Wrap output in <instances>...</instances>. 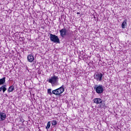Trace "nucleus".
I'll list each match as a JSON object with an SVG mask.
<instances>
[{"label": "nucleus", "mask_w": 131, "mask_h": 131, "mask_svg": "<svg viewBox=\"0 0 131 131\" xmlns=\"http://www.w3.org/2000/svg\"><path fill=\"white\" fill-rule=\"evenodd\" d=\"M64 88H63V85L58 89L52 91V94L53 95H56V96H59L61 97V95L64 93Z\"/></svg>", "instance_id": "obj_1"}, {"label": "nucleus", "mask_w": 131, "mask_h": 131, "mask_svg": "<svg viewBox=\"0 0 131 131\" xmlns=\"http://www.w3.org/2000/svg\"><path fill=\"white\" fill-rule=\"evenodd\" d=\"M50 40L53 41V42H54L55 43H60V39H59L58 36L50 33Z\"/></svg>", "instance_id": "obj_2"}, {"label": "nucleus", "mask_w": 131, "mask_h": 131, "mask_svg": "<svg viewBox=\"0 0 131 131\" xmlns=\"http://www.w3.org/2000/svg\"><path fill=\"white\" fill-rule=\"evenodd\" d=\"M94 90H95L97 94H102L104 92V86L103 85H97L94 87Z\"/></svg>", "instance_id": "obj_3"}, {"label": "nucleus", "mask_w": 131, "mask_h": 131, "mask_svg": "<svg viewBox=\"0 0 131 131\" xmlns=\"http://www.w3.org/2000/svg\"><path fill=\"white\" fill-rule=\"evenodd\" d=\"M103 74L100 72L97 73L94 75V79L97 81H102V78L103 77Z\"/></svg>", "instance_id": "obj_4"}, {"label": "nucleus", "mask_w": 131, "mask_h": 131, "mask_svg": "<svg viewBox=\"0 0 131 131\" xmlns=\"http://www.w3.org/2000/svg\"><path fill=\"white\" fill-rule=\"evenodd\" d=\"M59 78L58 76H56V75H53V77H51V79H49V82L52 83V84H55L56 82H58V80Z\"/></svg>", "instance_id": "obj_5"}, {"label": "nucleus", "mask_w": 131, "mask_h": 131, "mask_svg": "<svg viewBox=\"0 0 131 131\" xmlns=\"http://www.w3.org/2000/svg\"><path fill=\"white\" fill-rule=\"evenodd\" d=\"M27 59L28 62H30V63H32V62H33L32 64L33 66L35 64V63H36V61L34 60V56L32 54H29L27 57Z\"/></svg>", "instance_id": "obj_6"}, {"label": "nucleus", "mask_w": 131, "mask_h": 131, "mask_svg": "<svg viewBox=\"0 0 131 131\" xmlns=\"http://www.w3.org/2000/svg\"><path fill=\"white\" fill-rule=\"evenodd\" d=\"M59 33L61 37H64L65 36L67 35V30L66 28H63L59 30Z\"/></svg>", "instance_id": "obj_7"}, {"label": "nucleus", "mask_w": 131, "mask_h": 131, "mask_svg": "<svg viewBox=\"0 0 131 131\" xmlns=\"http://www.w3.org/2000/svg\"><path fill=\"white\" fill-rule=\"evenodd\" d=\"M7 118V115L5 113L0 112V121H3Z\"/></svg>", "instance_id": "obj_8"}, {"label": "nucleus", "mask_w": 131, "mask_h": 131, "mask_svg": "<svg viewBox=\"0 0 131 131\" xmlns=\"http://www.w3.org/2000/svg\"><path fill=\"white\" fill-rule=\"evenodd\" d=\"M102 101L101 98H95L93 99V102L94 103H95V104H101Z\"/></svg>", "instance_id": "obj_9"}, {"label": "nucleus", "mask_w": 131, "mask_h": 131, "mask_svg": "<svg viewBox=\"0 0 131 131\" xmlns=\"http://www.w3.org/2000/svg\"><path fill=\"white\" fill-rule=\"evenodd\" d=\"M15 90V85H12L10 86L8 90V93H11V92H13Z\"/></svg>", "instance_id": "obj_10"}, {"label": "nucleus", "mask_w": 131, "mask_h": 131, "mask_svg": "<svg viewBox=\"0 0 131 131\" xmlns=\"http://www.w3.org/2000/svg\"><path fill=\"white\" fill-rule=\"evenodd\" d=\"M3 91V93H5L7 91V85H4L0 88V92Z\"/></svg>", "instance_id": "obj_11"}, {"label": "nucleus", "mask_w": 131, "mask_h": 131, "mask_svg": "<svg viewBox=\"0 0 131 131\" xmlns=\"http://www.w3.org/2000/svg\"><path fill=\"white\" fill-rule=\"evenodd\" d=\"M6 82V77L0 79V85L4 84Z\"/></svg>", "instance_id": "obj_12"}, {"label": "nucleus", "mask_w": 131, "mask_h": 131, "mask_svg": "<svg viewBox=\"0 0 131 131\" xmlns=\"http://www.w3.org/2000/svg\"><path fill=\"white\" fill-rule=\"evenodd\" d=\"M127 20L126 19H125L124 21H123V23H122V25H121V27L123 29H124L125 28V27L127 25Z\"/></svg>", "instance_id": "obj_13"}, {"label": "nucleus", "mask_w": 131, "mask_h": 131, "mask_svg": "<svg viewBox=\"0 0 131 131\" xmlns=\"http://www.w3.org/2000/svg\"><path fill=\"white\" fill-rule=\"evenodd\" d=\"M51 127V122H48L46 126V129H49Z\"/></svg>", "instance_id": "obj_14"}, {"label": "nucleus", "mask_w": 131, "mask_h": 131, "mask_svg": "<svg viewBox=\"0 0 131 131\" xmlns=\"http://www.w3.org/2000/svg\"><path fill=\"white\" fill-rule=\"evenodd\" d=\"M48 94L50 96H52V95H53V92H52V89L48 90Z\"/></svg>", "instance_id": "obj_15"}, {"label": "nucleus", "mask_w": 131, "mask_h": 131, "mask_svg": "<svg viewBox=\"0 0 131 131\" xmlns=\"http://www.w3.org/2000/svg\"><path fill=\"white\" fill-rule=\"evenodd\" d=\"M51 124H52V125H56L57 124V121L56 120L52 121Z\"/></svg>", "instance_id": "obj_16"}, {"label": "nucleus", "mask_w": 131, "mask_h": 131, "mask_svg": "<svg viewBox=\"0 0 131 131\" xmlns=\"http://www.w3.org/2000/svg\"><path fill=\"white\" fill-rule=\"evenodd\" d=\"M100 104H101V105H100L101 107H102V108L103 107H105V103L103 102V100H102V102Z\"/></svg>", "instance_id": "obj_17"}, {"label": "nucleus", "mask_w": 131, "mask_h": 131, "mask_svg": "<svg viewBox=\"0 0 131 131\" xmlns=\"http://www.w3.org/2000/svg\"><path fill=\"white\" fill-rule=\"evenodd\" d=\"M6 97H8V94H5Z\"/></svg>", "instance_id": "obj_18"}, {"label": "nucleus", "mask_w": 131, "mask_h": 131, "mask_svg": "<svg viewBox=\"0 0 131 131\" xmlns=\"http://www.w3.org/2000/svg\"><path fill=\"white\" fill-rule=\"evenodd\" d=\"M20 121L21 122H24V120H20Z\"/></svg>", "instance_id": "obj_19"}, {"label": "nucleus", "mask_w": 131, "mask_h": 131, "mask_svg": "<svg viewBox=\"0 0 131 131\" xmlns=\"http://www.w3.org/2000/svg\"><path fill=\"white\" fill-rule=\"evenodd\" d=\"M77 15H79V12L77 13Z\"/></svg>", "instance_id": "obj_20"}]
</instances>
